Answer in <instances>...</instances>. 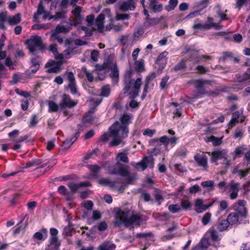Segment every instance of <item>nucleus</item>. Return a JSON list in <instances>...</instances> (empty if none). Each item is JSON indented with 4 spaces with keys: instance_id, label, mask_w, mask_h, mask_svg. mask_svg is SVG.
I'll return each mask as SVG.
<instances>
[{
    "instance_id": "nucleus-1",
    "label": "nucleus",
    "mask_w": 250,
    "mask_h": 250,
    "mask_svg": "<svg viewBox=\"0 0 250 250\" xmlns=\"http://www.w3.org/2000/svg\"><path fill=\"white\" fill-rule=\"evenodd\" d=\"M142 215L140 214H132L128 218H117L114 222V226L119 228L123 224L130 230H134V227H139L142 224Z\"/></svg>"
},
{
    "instance_id": "nucleus-2",
    "label": "nucleus",
    "mask_w": 250,
    "mask_h": 250,
    "mask_svg": "<svg viewBox=\"0 0 250 250\" xmlns=\"http://www.w3.org/2000/svg\"><path fill=\"white\" fill-rule=\"evenodd\" d=\"M213 81L208 80L198 79L194 82V87L197 90L196 94H193V98L196 99L201 98L204 95L209 96H216L219 94L220 91L216 89L215 91H207L204 86L205 85H211Z\"/></svg>"
},
{
    "instance_id": "nucleus-3",
    "label": "nucleus",
    "mask_w": 250,
    "mask_h": 250,
    "mask_svg": "<svg viewBox=\"0 0 250 250\" xmlns=\"http://www.w3.org/2000/svg\"><path fill=\"white\" fill-rule=\"evenodd\" d=\"M108 173L111 175H117L125 177L130 174L129 167L117 161L113 165L108 167Z\"/></svg>"
},
{
    "instance_id": "nucleus-4",
    "label": "nucleus",
    "mask_w": 250,
    "mask_h": 250,
    "mask_svg": "<svg viewBox=\"0 0 250 250\" xmlns=\"http://www.w3.org/2000/svg\"><path fill=\"white\" fill-rule=\"evenodd\" d=\"M109 130L110 137H119L123 140L128 137V127L119 125L117 121L111 125Z\"/></svg>"
},
{
    "instance_id": "nucleus-5",
    "label": "nucleus",
    "mask_w": 250,
    "mask_h": 250,
    "mask_svg": "<svg viewBox=\"0 0 250 250\" xmlns=\"http://www.w3.org/2000/svg\"><path fill=\"white\" fill-rule=\"evenodd\" d=\"M25 44L27 45L29 51L34 53L37 50H42L44 49L42 40L41 37L38 36H33L26 41Z\"/></svg>"
},
{
    "instance_id": "nucleus-6",
    "label": "nucleus",
    "mask_w": 250,
    "mask_h": 250,
    "mask_svg": "<svg viewBox=\"0 0 250 250\" xmlns=\"http://www.w3.org/2000/svg\"><path fill=\"white\" fill-rule=\"evenodd\" d=\"M223 26L218 23L214 22L213 18L208 17L206 22L204 24L201 23H195L192 25V28L194 29H200L204 30H208L211 28L216 30H220L222 29Z\"/></svg>"
},
{
    "instance_id": "nucleus-7",
    "label": "nucleus",
    "mask_w": 250,
    "mask_h": 250,
    "mask_svg": "<svg viewBox=\"0 0 250 250\" xmlns=\"http://www.w3.org/2000/svg\"><path fill=\"white\" fill-rule=\"evenodd\" d=\"M64 75L67 76V79L69 81V83L67 88L70 90V93L72 95H76L78 93V88L76 86V82L74 74L72 72L66 71Z\"/></svg>"
},
{
    "instance_id": "nucleus-8",
    "label": "nucleus",
    "mask_w": 250,
    "mask_h": 250,
    "mask_svg": "<svg viewBox=\"0 0 250 250\" xmlns=\"http://www.w3.org/2000/svg\"><path fill=\"white\" fill-rule=\"evenodd\" d=\"M229 225H230L227 219L219 220L215 226L210 228L208 231L210 233V234H217L218 231L226 230Z\"/></svg>"
},
{
    "instance_id": "nucleus-9",
    "label": "nucleus",
    "mask_w": 250,
    "mask_h": 250,
    "mask_svg": "<svg viewBox=\"0 0 250 250\" xmlns=\"http://www.w3.org/2000/svg\"><path fill=\"white\" fill-rule=\"evenodd\" d=\"M77 102L73 100L68 94H63L59 106L62 108H72L77 104Z\"/></svg>"
},
{
    "instance_id": "nucleus-10",
    "label": "nucleus",
    "mask_w": 250,
    "mask_h": 250,
    "mask_svg": "<svg viewBox=\"0 0 250 250\" xmlns=\"http://www.w3.org/2000/svg\"><path fill=\"white\" fill-rule=\"evenodd\" d=\"M132 72L128 70L125 72L124 76V87L123 89L124 94H126L134 84V80L132 79Z\"/></svg>"
},
{
    "instance_id": "nucleus-11",
    "label": "nucleus",
    "mask_w": 250,
    "mask_h": 250,
    "mask_svg": "<svg viewBox=\"0 0 250 250\" xmlns=\"http://www.w3.org/2000/svg\"><path fill=\"white\" fill-rule=\"evenodd\" d=\"M246 215H243L235 209L234 211L230 213L228 215L227 220L230 225H233L236 224L238 222L240 223L242 219H246Z\"/></svg>"
},
{
    "instance_id": "nucleus-12",
    "label": "nucleus",
    "mask_w": 250,
    "mask_h": 250,
    "mask_svg": "<svg viewBox=\"0 0 250 250\" xmlns=\"http://www.w3.org/2000/svg\"><path fill=\"white\" fill-rule=\"evenodd\" d=\"M209 155H211L210 161L211 163H215L218 160L224 159L225 160H227V155L225 152L221 150H215L211 152H207Z\"/></svg>"
},
{
    "instance_id": "nucleus-13",
    "label": "nucleus",
    "mask_w": 250,
    "mask_h": 250,
    "mask_svg": "<svg viewBox=\"0 0 250 250\" xmlns=\"http://www.w3.org/2000/svg\"><path fill=\"white\" fill-rule=\"evenodd\" d=\"M27 214H25L22 217L21 220L17 225V228L13 230V233L15 234L19 233H23L25 232L26 227L28 225L27 222L26 221L23 223V221L24 220L25 218L27 217Z\"/></svg>"
},
{
    "instance_id": "nucleus-14",
    "label": "nucleus",
    "mask_w": 250,
    "mask_h": 250,
    "mask_svg": "<svg viewBox=\"0 0 250 250\" xmlns=\"http://www.w3.org/2000/svg\"><path fill=\"white\" fill-rule=\"evenodd\" d=\"M135 0H127L123 2L120 6V9L123 12H126L128 10H134L136 6Z\"/></svg>"
},
{
    "instance_id": "nucleus-15",
    "label": "nucleus",
    "mask_w": 250,
    "mask_h": 250,
    "mask_svg": "<svg viewBox=\"0 0 250 250\" xmlns=\"http://www.w3.org/2000/svg\"><path fill=\"white\" fill-rule=\"evenodd\" d=\"M194 159L197 163L198 166L206 169L208 167V157L205 154L201 156L197 154L194 156Z\"/></svg>"
},
{
    "instance_id": "nucleus-16",
    "label": "nucleus",
    "mask_w": 250,
    "mask_h": 250,
    "mask_svg": "<svg viewBox=\"0 0 250 250\" xmlns=\"http://www.w3.org/2000/svg\"><path fill=\"white\" fill-rule=\"evenodd\" d=\"M86 167L91 172L90 176L92 178L97 179L99 176V173L101 170V167L97 165H87Z\"/></svg>"
},
{
    "instance_id": "nucleus-17",
    "label": "nucleus",
    "mask_w": 250,
    "mask_h": 250,
    "mask_svg": "<svg viewBox=\"0 0 250 250\" xmlns=\"http://www.w3.org/2000/svg\"><path fill=\"white\" fill-rule=\"evenodd\" d=\"M239 186L237 183H232L230 185L229 192L230 193L229 197L231 199H235L237 197Z\"/></svg>"
},
{
    "instance_id": "nucleus-18",
    "label": "nucleus",
    "mask_w": 250,
    "mask_h": 250,
    "mask_svg": "<svg viewBox=\"0 0 250 250\" xmlns=\"http://www.w3.org/2000/svg\"><path fill=\"white\" fill-rule=\"evenodd\" d=\"M169 138L166 135H164L160 137L159 139L156 138L151 140L150 144L154 145L156 144L157 146H161L163 143L165 146H167L169 145Z\"/></svg>"
},
{
    "instance_id": "nucleus-19",
    "label": "nucleus",
    "mask_w": 250,
    "mask_h": 250,
    "mask_svg": "<svg viewBox=\"0 0 250 250\" xmlns=\"http://www.w3.org/2000/svg\"><path fill=\"white\" fill-rule=\"evenodd\" d=\"M56 63V62L53 60H49L46 64L45 67H51L47 70L48 73H57L60 72V68L59 66H53Z\"/></svg>"
},
{
    "instance_id": "nucleus-20",
    "label": "nucleus",
    "mask_w": 250,
    "mask_h": 250,
    "mask_svg": "<svg viewBox=\"0 0 250 250\" xmlns=\"http://www.w3.org/2000/svg\"><path fill=\"white\" fill-rule=\"evenodd\" d=\"M195 206L197 208L196 211L198 213H201L208 209V207H206V205L203 204V200L199 198L196 199Z\"/></svg>"
},
{
    "instance_id": "nucleus-21",
    "label": "nucleus",
    "mask_w": 250,
    "mask_h": 250,
    "mask_svg": "<svg viewBox=\"0 0 250 250\" xmlns=\"http://www.w3.org/2000/svg\"><path fill=\"white\" fill-rule=\"evenodd\" d=\"M149 163V157L145 156L141 161L136 164V167L137 169H139V167H141L142 170L144 171L148 167L147 164H148Z\"/></svg>"
},
{
    "instance_id": "nucleus-22",
    "label": "nucleus",
    "mask_w": 250,
    "mask_h": 250,
    "mask_svg": "<svg viewBox=\"0 0 250 250\" xmlns=\"http://www.w3.org/2000/svg\"><path fill=\"white\" fill-rule=\"evenodd\" d=\"M246 202L244 200H239L238 202V206L235 210L239 212L243 215L247 216V210L245 207V204Z\"/></svg>"
},
{
    "instance_id": "nucleus-23",
    "label": "nucleus",
    "mask_w": 250,
    "mask_h": 250,
    "mask_svg": "<svg viewBox=\"0 0 250 250\" xmlns=\"http://www.w3.org/2000/svg\"><path fill=\"white\" fill-rule=\"evenodd\" d=\"M82 8L80 6H76L72 10V13L74 15V18H75L76 20L79 22H82L83 20V18L81 15Z\"/></svg>"
},
{
    "instance_id": "nucleus-24",
    "label": "nucleus",
    "mask_w": 250,
    "mask_h": 250,
    "mask_svg": "<svg viewBox=\"0 0 250 250\" xmlns=\"http://www.w3.org/2000/svg\"><path fill=\"white\" fill-rule=\"evenodd\" d=\"M131 117L127 114H124L120 119L121 124L119 125L123 126V127H128V125L130 123Z\"/></svg>"
},
{
    "instance_id": "nucleus-25",
    "label": "nucleus",
    "mask_w": 250,
    "mask_h": 250,
    "mask_svg": "<svg viewBox=\"0 0 250 250\" xmlns=\"http://www.w3.org/2000/svg\"><path fill=\"white\" fill-rule=\"evenodd\" d=\"M240 112L238 111H235L232 113V118L228 124L229 128H231L234 126L236 123L238 122V118L240 116Z\"/></svg>"
},
{
    "instance_id": "nucleus-26",
    "label": "nucleus",
    "mask_w": 250,
    "mask_h": 250,
    "mask_svg": "<svg viewBox=\"0 0 250 250\" xmlns=\"http://www.w3.org/2000/svg\"><path fill=\"white\" fill-rule=\"evenodd\" d=\"M31 65L30 67V71L32 73H36L40 68V62L37 59L34 58L31 59Z\"/></svg>"
},
{
    "instance_id": "nucleus-27",
    "label": "nucleus",
    "mask_w": 250,
    "mask_h": 250,
    "mask_svg": "<svg viewBox=\"0 0 250 250\" xmlns=\"http://www.w3.org/2000/svg\"><path fill=\"white\" fill-rule=\"evenodd\" d=\"M112 69V73L111 77L113 81L115 83H117L119 81V70L117 67V65L115 63Z\"/></svg>"
},
{
    "instance_id": "nucleus-28",
    "label": "nucleus",
    "mask_w": 250,
    "mask_h": 250,
    "mask_svg": "<svg viewBox=\"0 0 250 250\" xmlns=\"http://www.w3.org/2000/svg\"><path fill=\"white\" fill-rule=\"evenodd\" d=\"M21 21V15L20 13L16 14L8 19V22L10 25H14L18 24Z\"/></svg>"
},
{
    "instance_id": "nucleus-29",
    "label": "nucleus",
    "mask_w": 250,
    "mask_h": 250,
    "mask_svg": "<svg viewBox=\"0 0 250 250\" xmlns=\"http://www.w3.org/2000/svg\"><path fill=\"white\" fill-rule=\"evenodd\" d=\"M186 62L184 59H182L181 62L178 63L175 66L171 69V70L174 71H178L180 70H184L186 68Z\"/></svg>"
},
{
    "instance_id": "nucleus-30",
    "label": "nucleus",
    "mask_w": 250,
    "mask_h": 250,
    "mask_svg": "<svg viewBox=\"0 0 250 250\" xmlns=\"http://www.w3.org/2000/svg\"><path fill=\"white\" fill-rule=\"evenodd\" d=\"M116 159L117 161H121L127 164L129 162V158L126 154L124 152H120L117 154Z\"/></svg>"
},
{
    "instance_id": "nucleus-31",
    "label": "nucleus",
    "mask_w": 250,
    "mask_h": 250,
    "mask_svg": "<svg viewBox=\"0 0 250 250\" xmlns=\"http://www.w3.org/2000/svg\"><path fill=\"white\" fill-rule=\"evenodd\" d=\"M48 112H56L59 110V105L54 101H49L48 102Z\"/></svg>"
},
{
    "instance_id": "nucleus-32",
    "label": "nucleus",
    "mask_w": 250,
    "mask_h": 250,
    "mask_svg": "<svg viewBox=\"0 0 250 250\" xmlns=\"http://www.w3.org/2000/svg\"><path fill=\"white\" fill-rule=\"evenodd\" d=\"M156 77V74L155 72L149 74L146 78L144 86L149 88V84Z\"/></svg>"
},
{
    "instance_id": "nucleus-33",
    "label": "nucleus",
    "mask_w": 250,
    "mask_h": 250,
    "mask_svg": "<svg viewBox=\"0 0 250 250\" xmlns=\"http://www.w3.org/2000/svg\"><path fill=\"white\" fill-rule=\"evenodd\" d=\"M207 142H212L213 146H219L222 142L221 138L215 137L214 136H211L208 137Z\"/></svg>"
},
{
    "instance_id": "nucleus-34",
    "label": "nucleus",
    "mask_w": 250,
    "mask_h": 250,
    "mask_svg": "<svg viewBox=\"0 0 250 250\" xmlns=\"http://www.w3.org/2000/svg\"><path fill=\"white\" fill-rule=\"evenodd\" d=\"M232 55L233 53L231 52H224L222 53V56L220 57L219 60L223 62H225L228 60H231V58H232Z\"/></svg>"
},
{
    "instance_id": "nucleus-35",
    "label": "nucleus",
    "mask_w": 250,
    "mask_h": 250,
    "mask_svg": "<svg viewBox=\"0 0 250 250\" xmlns=\"http://www.w3.org/2000/svg\"><path fill=\"white\" fill-rule=\"evenodd\" d=\"M94 109L89 111L88 114H85L83 116L82 122L83 123H89L92 121L94 120L92 114L94 113Z\"/></svg>"
},
{
    "instance_id": "nucleus-36",
    "label": "nucleus",
    "mask_w": 250,
    "mask_h": 250,
    "mask_svg": "<svg viewBox=\"0 0 250 250\" xmlns=\"http://www.w3.org/2000/svg\"><path fill=\"white\" fill-rule=\"evenodd\" d=\"M228 207L227 202L225 200H222L219 202V210L216 212V216H219L220 212L225 210Z\"/></svg>"
},
{
    "instance_id": "nucleus-37",
    "label": "nucleus",
    "mask_w": 250,
    "mask_h": 250,
    "mask_svg": "<svg viewBox=\"0 0 250 250\" xmlns=\"http://www.w3.org/2000/svg\"><path fill=\"white\" fill-rule=\"evenodd\" d=\"M75 233L76 230L74 228L73 225L69 224L67 226L64 228L62 234H73Z\"/></svg>"
},
{
    "instance_id": "nucleus-38",
    "label": "nucleus",
    "mask_w": 250,
    "mask_h": 250,
    "mask_svg": "<svg viewBox=\"0 0 250 250\" xmlns=\"http://www.w3.org/2000/svg\"><path fill=\"white\" fill-rule=\"evenodd\" d=\"M135 69L137 72H142L145 70L144 61L143 59H140L138 61H135Z\"/></svg>"
},
{
    "instance_id": "nucleus-39",
    "label": "nucleus",
    "mask_w": 250,
    "mask_h": 250,
    "mask_svg": "<svg viewBox=\"0 0 250 250\" xmlns=\"http://www.w3.org/2000/svg\"><path fill=\"white\" fill-rule=\"evenodd\" d=\"M45 8L44 6L42 4V2L41 1L38 5V9L36 13L34 14V19H38V16L41 15L43 14V13L45 11Z\"/></svg>"
},
{
    "instance_id": "nucleus-40",
    "label": "nucleus",
    "mask_w": 250,
    "mask_h": 250,
    "mask_svg": "<svg viewBox=\"0 0 250 250\" xmlns=\"http://www.w3.org/2000/svg\"><path fill=\"white\" fill-rule=\"evenodd\" d=\"M82 72L86 75L88 81L91 83L94 80V76L90 71L87 69L86 67L82 68Z\"/></svg>"
},
{
    "instance_id": "nucleus-41",
    "label": "nucleus",
    "mask_w": 250,
    "mask_h": 250,
    "mask_svg": "<svg viewBox=\"0 0 250 250\" xmlns=\"http://www.w3.org/2000/svg\"><path fill=\"white\" fill-rule=\"evenodd\" d=\"M65 44L66 46H67V48L63 51L64 55L69 56L73 52L74 48L70 46L71 42L69 40L65 41Z\"/></svg>"
},
{
    "instance_id": "nucleus-42",
    "label": "nucleus",
    "mask_w": 250,
    "mask_h": 250,
    "mask_svg": "<svg viewBox=\"0 0 250 250\" xmlns=\"http://www.w3.org/2000/svg\"><path fill=\"white\" fill-rule=\"evenodd\" d=\"M32 28L33 30H41L44 29L47 30L49 28V24H45V23H40V24H35L32 26Z\"/></svg>"
},
{
    "instance_id": "nucleus-43",
    "label": "nucleus",
    "mask_w": 250,
    "mask_h": 250,
    "mask_svg": "<svg viewBox=\"0 0 250 250\" xmlns=\"http://www.w3.org/2000/svg\"><path fill=\"white\" fill-rule=\"evenodd\" d=\"M110 94V88L108 85L102 87L101 96L104 97H108Z\"/></svg>"
},
{
    "instance_id": "nucleus-44",
    "label": "nucleus",
    "mask_w": 250,
    "mask_h": 250,
    "mask_svg": "<svg viewBox=\"0 0 250 250\" xmlns=\"http://www.w3.org/2000/svg\"><path fill=\"white\" fill-rule=\"evenodd\" d=\"M113 140L109 143L110 146H116L120 145L123 142V140L119 137H112Z\"/></svg>"
},
{
    "instance_id": "nucleus-45",
    "label": "nucleus",
    "mask_w": 250,
    "mask_h": 250,
    "mask_svg": "<svg viewBox=\"0 0 250 250\" xmlns=\"http://www.w3.org/2000/svg\"><path fill=\"white\" fill-rule=\"evenodd\" d=\"M76 141V139H66L63 141L62 144V147L63 149H67L69 148Z\"/></svg>"
},
{
    "instance_id": "nucleus-46",
    "label": "nucleus",
    "mask_w": 250,
    "mask_h": 250,
    "mask_svg": "<svg viewBox=\"0 0 250 250\" xmlns=\"http://www.w3.org/2000/svg\"><path fill=\"white\" fill-rule=\"evenodd\" d=\"M181 206L183 209L187 210H190L192 205L188 200H184L181 202Z\"/></svg>"
},
{
    "instance_id": "nucleus-47",
    "label": "nucleus",
    "mask_w": 250,
    "mask_h": 250,
    "mask_svg": "<svg viewBox=\"0 0 250 250\" xmlns=\"http://www.w3.org/2000/svg\"><path fill=\"white\" fill-rule=\"evenodd\" d=\"M168 209L171 213H175L181 210V208L178 204H171L168 206Z\"/></svg>"
},
{
    "instance_id": "nucleus-48",
    "label": "nucleus",
    "mask_w": 250,
    "mask_h": 250,
    "mask_svg": "<svg viewBox=\"0 0 250 250\" xmlns=\"http://www.w3.org/2000/svg\"><path fill=\"white\" fill-rule=\"evenodd\" d=\"M54 30L57 32V33L59 34L60 33H66L69 31V30L64 25H61L59 24L56 27Z\"/></svg>"
},
{
    "instance_id": "nucleus-49",
    "label": "nucleus",
    "mask_w": 250,
    "mask_h": 250,
    "mask_svg": "<svg viewBox=\"0 0 250 250\" xmlns=\"http://www.w3.org/2000/svg\"><path fill=\"white\" fill-rule=\"evenodd\" d=\"M169 76L168 75H165V76H164L162 78L161 81L160 82V87L161 89L163 90L166 88L167 83L168 80H169Z\"/></svg>"
},
{
    "instance_id": "nucleus-50",
    "label": "nucleus",
    "mask_w": 250,
    "mask_h": 250,
    "mask_svg": "<svg viewBox=\"0 0 250 250\" xmlns=\"http://www.w3.org/2000/svg\"><path fill=\"white\" fill-rule=\"evenodd\" d=\"M211 218V213L209 212L206 213L202 219V223L204 225H207L210 221Z\"/></svg>"
},
{
    "instance_id": "nucleus-51",
    "label": "nucleus",
    "mask_w": 250,
    "mask_h": 250,
    "mask_svg": "<svg viewBox=\"0 0 250 250\" xmlns=\"http://www.w3.org/2000/svg\"><path fill=\"white\" fill-rule=\"evenodd\" d=\"M38 122V117L36 114H33L31 118L30 124L29 125V127L35 126Z\"/></svg>"
},
{
    "instance_id": "nucleus-52",
    "label": "nucleus",
    "mask_w": 250,
    "mask_h": 250,
    "mask_svg": "<svg viewBox=\"0 0 250 250\" xmlns=\"http://www.w3.org/2000/svg\"><path fill=\"white\" fill-rule=\"evenodd\" d=\"M15 91L17 94L21 96H22L24 98H28L31 96V94L30 92L25 91L21 90L19 88H16Z\"/></svg>"
},
{
    "instance_id": "nucleus-53",
    "label": "nucleus",
    "mask_w": 250,
    "mask_h": 250,
    "mask_svg": "<svg viewBox=\"0 0 250 250\" xmlns=\"http://www.w3.org/2000/svg\"><path fill=\"white\" fill-rule=\"evenodd\" d=\"M247 150V148L245 146H242L235 148L234 153L235 156H239L244 153L245 150Z\"/></svg>"
},
{
    "instance_id": "nucleus-54",
    "label": "nucleus",
    "mask_w": 250,
    "mask_h": 250,
    "mask_svg": "<svg viewBox=\"0 0 250 250\" xmlns=\"http://www.w3.org/2000/svg\"><path fill=\"white\" fill-rule=\"evenodd\" d=\"M178 4V0H169V5L168 8H167V10L169 11L173 10Z\"/></svg>"
},
{
    "instance_id": "nucleus-55",
    "label": "nucleus",
    "mask_w": 250,
    "mask_h": 250,
    "mask_svg": "<svg viewBox=\"0 0 250 250\" xmlns=\"http://www.w3.org/2000/svg\"><path fill=\"white\" fill-rule=\"evenodd\" d=\"M250 171V168H247L244 170L240 169L237 171L238 175L241 178H244L246 177Z\"/></svg>"
},
{
    "instance_id": "nucleus-56",
    "label": "nucleus",
    "mask_w": 250,
    "mask_h": 250,
    "mask_svg": "<svg viewBox=\"0 0 250 250\" xmlns=\"http://www.w3.org/2000/svg\"><path fill=\"white\" fill-rule=\"evenodd\" d=\"M29 162L31 164L30 166L32 167L39 166L42 163V160L41 159L34 158L29 161Z\"/></svg>"
},
{
    "instance_id": "nucleus-57",
    "label": "nucleus",
    "mask_w": 250,
    "mask_h": 250,
    "mask_svg": "<svg viewBox=\"0 0 250 250\" xmlns=\"http://www.w3.org/2000/svg\"><path fill=\"white\" fill-rule=\"evenodd\" d=\"M199 245L202 248H207L209 246L208 240L206 238H202L199 243Z\"/></svg>"
},
{
    "instance_id": "nucleus-58",
    "label": "nucleus",
    "mask_w": 250,
    "mask_h": 250,
    "mask_svg": "<svg viewBox=\"0 0 250 250\" xmlns=\"http://www.w3.org/2000/svg\"><path fill=\"white\" fill-rule=\"evenodd\" d=\"M99 52L98 50H93L91 53L90 57L92 61L97 62L98 60Z\"/></svg>"
},
{
    "instance_id": "nucleus-59",
    "label": "nucleus",
    "mask_w": 250,
    "mask_h": 250,
    "mask_svg": "<svg viewBox=\"0 0 250 250\" xmlns=\"http://www.w3.org/2000/svg\"><path fill=\"white\" fill-rule=\"evenodd\" d=\"M68 187L70 189L71 191L73 192V193H75L77 192L78 189L80 188L79 186V184H74V183H69L68 184Z\"/></svg>"
},
{
    "instance_id": "nucleus-60",
    "label": "nucleus",
    "mask_w": 250,
    "mask_h": 250,
    "mask_svg": "<svg viewBox=\"0 0 250 250\" xmlns=\"http://www.w3.org/2000/svg\"><path fill=\"white\" fill-rule=\"evenodd\" d=\"M58 191L62 195H67L68 192L67 188L64 186H60L58 188Z\"/></svg>"
},
{
    "instance_id": "nucleus-61",
    "label": "nucleus",
    "mask_w": 250,
    "mask_h": 250,
    "mask_svg": "<svg viewBox=\"0 0 250 250\" xmlns=\"http://www.w3.org/2000/svg\"><path fill=\"white\" fill-rule=\"evenodd\" d=\"M201 190L199 185L196 184L191 187L189 188V192L190 193H196Z\"/></svg>"
},
{
    "instance_id": "nucleus-62",
    "label": "nucleus",
    "mask_w": 250,
    "mask_h": 250,
    "mask_svg": "<svg viewBox=\"0 0 250 250\" xmlns=\"http://www.w3.org/2000/svg\"><path fill=\"white\" fill-rule=\"evenodd\" d=\"M154 197L156 202H158V205L160 206L161 205V201H163L164 198L162 195L160 193H156L154 194Z\"/></svg>"
},
{
    "instance_id": "nucleus-63",
    "label": "nucleus",
    "mask_w": 250,
    "mask_h": 250,
    "mask_svg": "<svg viewBox=\"0 0 250 250\" xmlns=\"http://www.w3.org/2000/svg\"><path fill=\"white\" fill-rule=\"evenodd\" d=\"M226 185L227 183L225 181H221L218 184L217 186L220 189L221 192L223 193L226 191Z\"/></svg>"
},
{
    "instance_id": "nucleus-64",
    "label": "nucleus",
    "mask_w": 250,
    "mask_h": 250,
    "mask_svg": "<svg viewBox=\"0 0 250 250\" xmlns=\"http://www.w3.org/2000/svg\"><path fill=\"white\" fill-rule=\"evenodd\" d=\"M97 228L99 230L102 231L107 228V224L105 221H103L99 224Z\"/></svg>"
}]
</instances>
